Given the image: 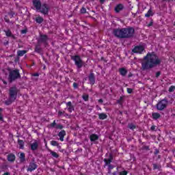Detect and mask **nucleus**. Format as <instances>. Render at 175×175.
<instances>
[{"label": "nucleus", "mask_w": 175, "mask_h": 175, "mask_svg": "<svg viewBox=\"0 0 175 175\" xmlns=\"http://www.w3.org/2000/svg\"><path fill=\"white\" fill-rule=\"evenodd\" d=\"M68 110L70 113H72V111H75V107L71 105L70 107H68Z\"/></svg>", "instance_id": "obj_37"}, {"label": "nucleus", "mask_w": 175, "mask_h": 175, "mask_svg": "<svg viewBox=\"0 0 175 175\" xmlns=\"http://www.w3.org/2000/svg\"><path fill=\"white\" fill-rule=\"evenodd\" d=\"M96 108L98 110H101L100 107L98 105H96Z\"/></svg>", "instance_id": "obj_61"}, {"label": "nucleus", "mask_w": 175, "mask_h": 175, "mask_svg": "<svg viewBox=\"0 0 175 175\" xmlns=\"http://www.w3.org/2000/svg\"><path fill=\"white\" fill-rule=\"evenodd\" d=\"M47 40H49V36L45 34H40V37L38 39V44H42L43 43L46 47L47 46Z\"/></svg>", "instance_id": "obj_8"}, {"label": "nucleus", "mask_w": 175, "mask_h": 175, "mask_svg": "<svg viewBox=\"0 0 175 175\" xmlns=\"http://www.w3.org/2000/svg\"><path fill=\"white\" fill-rule=\"evenodd\" d=\"M142 150H145L146 151H150V146H142Z\"/></svg>", "instance_id": "obj_40"}, {"label": "nucleus", "mask_w": 175, "mask_h": 175, "mask_svg": "<svg viewBox=\"0 0 175 175\" xmlns=\"http://www.w3.org/2000/svg\"><path fill=\"white\" fill-rule=\"evenodd\" d=\"M151 16H154V12H152V10L150 9L145 14V17H151Z\"/></svg>", "instance_id": "obj_27"}, {"label": "nucleus", "mask_w": 175, "mask_h": 175, "mask_svg": "<svg viewBox=\"0 0 175 175\" xmlns=\"http://www.w3.org/2000/svg\"><path fill=\"white\" fill-rule=\"evenodd\" d=\"M108 167H109V170H111V169H114V165L109 164L108 165Z\"/></svg>", "instance_id": "obj_49"}, {"label": "nucleus", "mask_w": 175, "mask_h": 175, "mask_svg": "<svg viewBox=\"0 0 175 175\" xmlns=\"http://www.w3.org/2000/svg\"><path fill=\"white\" fill-rule=\"evenodd\" d=\"M4 46H8L9 44V40H5V42H3Z\"/></svg>", "instance_id": "obj_55"}, {"label": "nucleus", "mask_w": 175, "mask_h": 175, "mask_svg": "<svg viewBox=\"0 0 175 175\" xmlns=\"http://www.w3.org/2000/svg\"><path fill=\"white\" fill-rule=\"evenodd\" d=\"M8 161L9 162H14L16 161V155L13 154H10L8 155Z\"/></svg>", "instance_id": "obj_19"}, {"label": "nucleus", "mask_w": 175, "mask_h": 175, "mask_svg": "<svg viewBox=\"0 0 175 175\" xmlns=\"http://www.w3.org/2000/svg\"><path fill=\"white\" fill-rule=\"evenodd\" d=\"M34 51H36V53H38V54H42V51H43V50L40 47V44H39L38 42H37V44L36 45Z\"/></svg>", "instance_id": "obj_16"}, {"label": "nucleus", "mask_w": 175, "mask_h": 175, "mask_svg": "<svg viewBox=\"0 0 175 175\" xmlns=\"http://www.w3.org/2000/svg\"><path fill=\"white\" fill-rule=\"evenodd\" d=\"M38 147H39V144H38V142H35L31 144V150L32 151H36Z\"/></svg>", "instance_id": "obj_17"}, {"label": "nucleus", "mask_w": 175, "mask_h": 175, "mask_svg": "<svg viewBox=\"0 0 175 175\" xmlns=\"http://www.w3.org/2000/svg\"><path fill=\"white\" fill-rule=\"evenodd\" d=\"M127 92H128V94H132V92H133V89L127 88Z\"/></svg>", "instance_id": "obj_46"}, {"label": "nucleus", "mask_w": 175, "mask_h": 175, "mask_svg": "<svg viewBox=\"0 0 175 175\" xmlns=\"http://www.w3.org/2000/svg\"><path fill=\"white\" fill-rule=\"evenodd\" d=\"M6 23H9V19H5Z\"/></svg>", "instance_id": "obj_63"}, {"label": "nucleus", "mask_w": 175, "mask_h": 175, "mask_svg": "<svg viewBox=\"0 0 175 175\" xmlns=\"http://www.w3.org/2000/svg\"><path fill=\"white\" fill-rule=\"evenodd\" d=\"M124 98H125V96H120V99L117 100V103H118V105H122V101L124 100Z\"/></svg>", "instance_id": "obj_34"}, {"label": "nucleus", "mask_w": 175, "mask_h": 175, "mask_svg": "<svg viewBox=\"0 0 175 175\" xmlns=\"http://www.w3.org/2000/svg\"><path fill=\"white\" fill-rule=\"evenodd\" d=\"M33 76L34 77H37L38 76H39V73H38V72L34 73V74H33Z\"/></svg>", "instance_id": "obj_57"}, {"label": "nucleus", "mask_w": 175, "mask_h": 175, "mask_svg": "<svg viewBox=\"0 0 175 175\" xmlns=\"http://www.w3.org/2000/svg\"><path fill=\"white\" fill-rule=\"evenodd\" d=\"M88 79L90 81V84L94 85V84H95V74H94V72H90V74L88 76Z\"/></svg>", "instance_id": "obj_12"}, {"label": "nucleus", "mask_w": 175, "mask_h": 175, "mask_svg": "<svg viewBox=\"0 0 175 175\" xmlns=\"http://www.w3.org/2000/svg\"><path fill=\"white\" fill-rule=\"evenodd\" d=\"M33 5L37 12H39V10L42 7V2H40V0H33Z\"/></svg>", "instance_id": "obj_11"}, {"label": "nucleus", "mask_w": 175, "mask_h": 175, "mask_svg": "<svg viewBox=\"0 0 175 175\" xmlns=\"http://www.w3.org/2000/svg\"><path fill=\"white\" fill-rule=\"evenodd\" d=\"M152 117L154 120H159V118H161V114L159 113L154 112L152 113Z\"/></svg>", "instance_id": "obj_22"}, {"label": "nucleus", "mask_w": 175, "mask_h": 175, "mask_svg": "<svg viewBox=\"0 0 175 175\" xmlns=\"http://www.w3.org/2000/svg\"><path fill=\"white\" fill-rule=\"evenodd\" d=\"M24 54H27V51L23 50V51H17V55L18 57H23Z\"/></svg>", "instance_id": "obj_25"}, {"label": "nucleus", "mask_w": 175, "mask_h": 175, "mask_svg": "<svg viewBox=\"0 0 175 175\" xmlns=\"http://www.w3.org/2000/svg\"><path fill=\"white\" fill-rule=\"evenodd\" d=\"M38 169V164L35 162V159H32L27 167V172H33Z\"/></svg>", "instance_id": "obj_9"}, {"label": "nucleus", "mask_w": 175, "mask_h": 175, "mask_svg": "<svg viewBox=\"0 0 175 175\" xmlns=\"http://www.w3.org/2000/svg\"><path fill=\"white\" fill-rule=\"evenodd\" d=\"M112 33L118 39H131L133 38L135 29L133 27L113 29Z\"/></svg>", "instance_id": "obj_2"}, {"label": "nucleus", "mask_w": 175, "mask_h": 175, "mask_svg": "<svg viewBox=\"0 0 175 175\" xmlns=\"http://www.w3.org/2000/svg\"><path fill=\"white\" fill-rule=\"evenodd\" d=\"M14 14H16V13H14V12L11 11L8 13V15L10 16V17L12 18L14 17Z\"/></svg>", "instance_id": "obj_42"}, {"label": "nucleus", "mask_w": 175, "mask_h": 175, "mask_svg": "<svg viewBox=\"0 0 175 175\" xmlns=\"http://www.w3.org/2000/svg\"><path fill=\"white\" fill-rule=\"evenodd\" d=\"M154 25V21H152V19H151L150 23L148 25V27H152V25Z\"/></svg>", "instance_id": "obj_47"}, {"label": "nucleus", "mask_w": 175, "mask_h": 175, "mask_svg": "<svg viewBox=\"0 0 175 175\" xmlns=\"http://www.w3.org/2000/svg\"><path fill=\"white\" fill-rule=\"evenodd\" d=\"M129 129H131L132 131H133V129H136V125L133 124H130L128 125Z\"/></svg>", "instance_id": "obj_36"}, {"label": "nucleus", "mask_w": 175, "mask_h": 175, "mask_svg": "<svg viewBox=\"0 0 175 175\" xmlns=\"http://www.w3.org/2000/svg\"><path fill=\"white\" fill-rule=\"evenodd\" d=\"M73 87H74V88H78L79 85L77 84V83L74 82V83H73Z\"/></svg>", "instance_id": "obj_53"}, {"label": "nucleus", "mask_w": 175, "mask_h": 175, "mask_svg": "<svg viewBox=\"0 0 175 175\" xmlns=\"http://www.w3.org/2000/svg\"><path fill=\"white\" fill-rule=\"evenodd\" d=\"M81 13L82 14H84L85 13H87V10L85 9V8L83 7L81 9Z\"/></svg>", "instance_id": "obj_41"}, {"label": "nucleus", "mask_w": 175, "mask_h": 175, "mask_svg": "<svg viewBox=\"0 0 175 175\" xmlns=\"http://www.w3.org/2000/svg\"><path fill=\"white\" fill-rule=\"evenodd\" d=\"M158 159H161V155H158Z\"/></svg>", "instance_id": "obj_64"}, {"label": "nucleus", "mask_w": 175, "mask_h": 175, "mask_svg": "<svg viewBox=\"0 0 175 175\" xmlns=\"http://www.w3.org/2000/svg\"><path fill=\"white\" fill-rule=\"evenodd\" d=\"M106 0H100V3L103 5V3H105V1Z\"/></svg>", "instance_id": "obj_60"}, {"label": "nucleus", "mask_w": 175, "mask_h": 175, "mask_svg": "<svg viewBox=\"0 0 175 175\" xmlns=\"http://www.w3.org/2000/svg\"><path fill=\"white\" fill-rule=\"evenodd\" d=\"M152 165H153V170H156V169H158V170H161V167H162L161 165L157 163H153Z\"/></svg>", "instance_id": "obj_28"}, {"label": "nucleus", "mask_w": 175, "mask_h": 175, "mask_svg": "<svg viewBox=\"0 0 175 175\" xmlns=\"http://www.w3.org/2000/svg\"><path fill=\"white\" fill-rule=\"evenodd\" d=\"M144 59V62L142 63L144 70H148V69H152L155 66H159L162 64V61L166 60L165 57L159 58L155 52L148 53Z\"/></svg>", "instance_id": "obj_1"}, {"label": "nucleus", "mask_w": 175, "mask_h": 175, "mask_svg": "<svg viewBox=\"0 0 175 175\" xmlns=\"http://www.w3.org/2000/svg\"><path fill=\"white\" fill-rule=\"evenodd\" d=\"M51 154L53 158H59V154L53 150H51Z\"/></svg>", "instance_id": "obj_30"}, {"label": "nucleus", "mask_w": 175, "mask_h": 175, "mask_svg": "<svg viewBox=\"0 0 175 175\" xmlns=\"http://www.w3.org/2000/svg\"><path fill=\"white\" fill-rule=\"evenodd\" d=\"M15 100H13L12 98H10L9 100L5 101V105H12V103H13V102H14Z\"/></svg>", "instance_id": "obj_35"}, {"label": "nucleus", "mask_w": 175, "mask_h": 175, "mask_svg": "<svg viewBox=\"0 0 175 175\" xmlns=\"http://www.w3.org/2000/svg\"><path fill=\"white\" fill-rule=\"evenodd\" d=\"M132 76H133V74H132V72H130L128 75V77H132Z\"/></svg>", "instance_id": "obj_58"}, {"label": "nucleus", "mask_w": 175, "mask_h": 175, "mask_svg": "<svg viewBox=\"0 0 175 175\" xmlns=\"http://www.w3.org/2000/svg\"><path fill=\"white\" fill-rule=\"evenodd\" d=\"M174 90H175V86L174 85H172L171 87H170L169 88V92H174Z\"/></svg>", "instance_id": "obj_38"}, {"label": "nucleus", "mask_w": 175, "mask_h": 175, "mask_svg": "<svg viewBox=\"0 0 175 175\" xmlns=\"http://www.w3.org/2000/svg\"><path fill=\"white\" fill-rule=\"evenodd\" d=\"M66 135V131L65 130H62L59 133L58 136L59 137V140L61 142H64V138L65 137V135Z\"/></svg>", "instance_id": "obj_14"}, {"label": "nucleus", "mask_w": 175, "mask_h": 175, "mask_svg": "<svg viewBox=\"0 0 175 175\" xmlns=\"http://www.w3.org/2000/svg\"><path fill=\"white\" fill-rule=\"evenodd\" d=\"M154 155H158L159 154V149H155L154 152Z\"/></svg>", "instance_id": "obj_48"}, {"label": "nucleus", "mask_w": 175, "mask_h": 175, "mask_svg": "<svg viewBox=\"0 0 175 175\" xmlns=\"http://www.w3.org/2000/svg\"><path fill=\"white\" fill-rule=\"evenodd\" d=\"M21 163L25 162V153L21 152L19 157Z\"/></svg>", "instance_id": "obj_21"}, {"label": "nucleus", "mask_w": 175, "mask_h": 175, "mask_svg": "<svg viewBox=\"0 0 175 175\" xmlns=\"http://www.w3.org/2000/svg\"><path fill=\"white\" fill-rule=\"evenodd\" d=\"M73 105H72V102L69 101L68 103H66V106L70 107V106H72Z\"/></svg>", "instance_id": "obj_52"}, {"label": "nucleus", "mask_w": 175, "mask_h": 175, "mask_svg": "<svg viewBox=\"0 0 175 175\" xmlns=\"http://www.w3.org/2000/svg\"><path fill=\"white\" fill-rule=\"evenodd\" d=\"M90 139L91 142H96V140H99V136L96 134H92Z\"/></svg>", "instance_id": "obj_18"}, {"label": "nucleus", "mask_w": 175, "mask_h": 175, "mask_svg": "<svg viewBox=\"0 0 175 175\" xmlns=\"http://www.w3.org/2000/svg\"><path fill=\"white\" fill-rule=\"evenodd\" d=\"M27 32H28V30H27V29L21 31V33H27Z\"/></svg>", "instance_id": "obj_51"}, {"label": "nucleus", "mask_w": 175, "mask_h": 175, "mask_svg": "<svg viewBox=\"0 0 175 175\" xmlns=\"http://www.w3.org/2000/svg\"><path fill=\"white\" fill-rule=\"evenodd\" d=\"M98 103H103V100L102 98L99 99Z\"/></svg>", "instance_id": "obj_59"}, {"label": "nucleus", "mask_w": 175, "mask_h": 175, "mask_svg": "<svg viewBox=\"0 0 175 175\" xmlns=\"http://www.w3.org/2000/svg\"><path fill=\"white\" fill-rule=\"evenodd\" d=\"M49 10H50L49 5H47V3H43L40 8V10H38V12L42 13V14H44V16H49Z\"/></svg>", "instance_id": "obj_7"}, {"label": "nucleus", "mask_w": 175, "mask_h": 175, "mask_svg": "<svg viewBox=\"0 0 175 175\" xmlns=\"http://www.w3.org/2000/svg\"><path fill=\"white\" fill-rule=\"evenodd\" d=\"M119 72H120L121 76H123V77L126 76V73H128V70L125 68H120Z\"/></svg>", "instance_id": "obj_20"}, {"label": "nucleus", "mask_w": 175, "mask_h": 175, "mask_svg": "<svg viewBox=\"0 0 175 175\" xmlns=\"http://www.w3.org/2000/svg\"><path fill=\"white\" fill-rule=\"evenodd\" d=\"M1 169L4 170V169H6L7 166L6 165H3L1 166Z\"/></svg>", "instance_id": "obj_56"}, {"label": "nucleus", "mask_w": 175, "mask_h": 175, "mask_svg": "<svg viewBox=\"0 0 175 175\" xmlns=\"http://www.w3.org/2000/svg\"><path fill=\"white\" fill-rule=\"evenodd\" d=\"M64 113H65V111L62 112L61 111H58V116H62V114H64Z\"/></svg>", "instance_id": "obj_54"}, {"label": "nucleus", "mask_w": 175, "mask_h": 175, "mask_svg": "<svg viewBox=\"0 0 175 175\" xmlns=\"http://www.w3.org/2000/svg\"><path fill=\"white\" fill-rule=\"evenodd\" d=\"M109 159V161H110L111 162H113V154L110 153L109 156V159Z\"/></svg>", "instance_id": "obj_43"}, {"label": "nucleus", "mask_w": 175, "mask_h": 175, "mask_svg": "<svg viewBox=\"0 0 175 175\" xmlns=\"http://www.w3.org/2000/svg\"><path fill=\"white\" fill-rule=\"evenodd\" d=\"M99 120H106L107 118V115L105 113H98Z\"/></svg>", "instance_id": "obj_24"}, {"label": "nucleus", "mask_w": 175, "mask_h": 175, "mask_svg": "<svg viewBox=\"0 0 175 175\" xmlns=\"http://www.w3.org/2000/svg\"><path fill=\"white\" fill-rule=\"evenodd\" d=\"M156 128H157V126H155L154 125H153V126H152L150 127V131H157V130H156Z\"/></svg>", "instance_id": "obj_50"}, {"label": "nucleus", "mask_w": 175, "mask_h": 175, "mask_svg": "<svg viewBox=\"0 0 175 175\" xmlns=\"http://www.w3.org/2000/svg\"><path fill=\"white\" fill-rule=\"evenodd\" d=\"M18 93V89H17V87L14 86L10 88L9 90V96L10 99H12V100H16L17 98V94Z\"/></svg>", "instance_id": "obj_5"}, {"label": "nucleus", "mask_w": 175, "mask_h": 175, "mask_svg": "<svg viewBox=\"0 0 175 175\" xmlns=\"http://www.w3.org/2000/svg\"><path fill=\"white\" fill-rule=\"evenodd\" d=\"M143 51H144V46H135V48L132 50L133 53H139V54H142Z\"/></svg>", "instance_id": "obj_10"}, {"label": "nucleus", "mask_w": 175, "mask_h": 175, "mask_svg": "<svg viewBox=\"0 0 175 175\" xmlns=\"http://www.w3.org/2000/svg\"><path fill=\"white\" fill-rule=\"evenodd\" d=\"M56 129H64V126L62 124H57L55 126Z\"/></svg>", "instance_id": "obj_39"}, {"label": "nucleus", "mask_w": 175, "mask_h": 175, "mask_svg": "<svg viewBox=\"0 0 175 175\" xmlns=\"http://www.w3.org/2000/svg\"><path fill=\"white\" fill-rule=\"evenodd\" d=\"M71 59H72V61H75V64L78 69H81V68H83V62L79 55L71 56Z\"/></svg>", "instance_id": "obj_6"}, {"label": "nucleus", "mask_w": 175, "mask_h": 175, "mask_svg": "<svg viewBox=\"0 0 175 175\" xmlns=\"http://www.w3.org/2000/svg\"><path fill=\"white\" fill-rule=\"evenodd\" d=\"M161 75V71H158L157 72H156V75H155V77L157 79H158V77H159Z\"/></svg>", "instance_id": "obj_45"}, {"label": "nucleus", "mask_w": 175, "mask_h": 175, "mask_svg": "<svg viewBox=\"0 0 175 175\" xmlns=\"http://www.w3.org/2000/svg\"><path fill=\"white\" fill-rule=\"evenodd\" d=\"M0 111H2V109L0 108ZM0 121L3 122V115L0 112Z\"/></svg>", "instance_id": "obj_44"}, {"label": "nucleus", "mask_w": 175, "mask_h": 175, "mask_svg": "<svg viewBox=\"0 0 175 175\" xmlns=\"http://www.w3.org/2000/svg\"><path fill=\"white\" fill-rule=\"evenodd\" d=\"M44 19L42 16H38L36 18V22L38 23V24H42L43 23Z\"/></svg>", "instance_id": "obj_26"}, {"label": "nucleus", "mask_w": 175, "mask_h": 175, "mask_svg": "<svg viewBox=\"0 0 175 175\" xmlns=\"http://www.w3.org/2000/svg\"><path fill=\"white\" fill-rule=\"evenodd\" d=\"M8 70L9 72V75H8L9 83H13V81H16V80H18V79H21V75H20V70L18 69L12 70V68H8Z\"/></svg>", "instance_id": "obj_3"}, {"label": "nucleus", "mask_w": 175, "mask_h": 175, "mask_svg": "<svg viewBox=\"0 0 175 175\" xmlns=\"http://www.w3.org/2000/svg\"><path fill=\"white\" fill-rule=\"evenodd\" d=\"M18 144L21 150H24V141L21 139H18Z\"/></svg>", "instance_id": "obj_23"}, {"label": "nucleus", "mask_w": 175, "mask_h": 175, "mask_svg": "<svg viewBox=\"0 0 175 175\" xmlns=\"http://www.w3.org/2000/svg\"><path fill=\"white\" fill-rule=\"evenodd\" d=\"M114 10L116 12V13H120L121 12V10H124V5L119 3L118 4L115 8Z\"/></svg>", "instance_id": "obj_13"}, {"label": "nucleus", "mask_w": 175, "mask_h": 175, "mask_svg": "<svg viewBox=\"0 0 175 175\" xmlns=\"http://www.w3.org/2000/svg\"><path fill=\"white\" fill-rule=\"evenodd\" d=\"M5 35H6V36H8V38H12V39H14V40H16V39H17V38H16V36H14V35H13V33H12V31L10 29L5 31Z\"/></svg>", "instance_id": "obj_15"}, {"label": "nucleus", "mask_w": 175, "mask_h": 175, "mask_svg": "<svg viewBox=\"0 0 175 175\" xmlns=\"http://www.w3.org/2000/svg\"><path fill=\"white\" fill-rule=\"evenodd\" d=\"M104 162H105V165L104 167H106V166H109V165H110V163H111V161L110 160H109L108 159H104Z\"/></svg>", "instance_id": "obj_31"}, {"label": "nucleus", "mask_w": 175, "mask_h": 175, "mask_svg": "<svg viewBox=\"0 0 175 175\" xmlns=\"http://www.w3.org/2000/svg\"><path fill=\"white\" fill-rule=\"evenodd\" d=\"M82 98L83 99V100H85V102H88L90 99V96L88 94H84L82 96Z\"/></svg>", "instance_id": "obj_29"}, {"label": "nucleus", "mask_w": 175, "mask_h": 175, "mask_svg": "<svg viewBox=\"0 0 175 175\" xmlns=\"http://www.w3.org/2000/svg\"><path fill=\"white\" fill-rule=\"evenodd\" d=\"M51 146H54L55 147H59V144L58 143V142L55 140L51 141Z\"/></svg>", "instance_id": "obj_32"}, {"label": "nucleus", "mask_w": 175, "mask_h": 175, "mask_svg": "<svg viewBox=\"0 0 175 175\" xmlns=\"http://www.w3.org/2000/svg\"><path fill=\"white\" fill-rule=\"evenodd\" d=\"M169 101H167V98H165L164 99L160 100L156 105L157 110L162 111V110H165L167 107V104Z\"/></svg>", "instance_id": "obj_4"}, {"label": "nucleus", "mask_w": 175, "mask_h": 175, "mask_svg": "<svg viewBox=\"0 0 175 175\" xmlns=\"http://www.w3.org/2000/svg\"><path fill=\"white\" fill-rule=\"evenodd\" d=\"M56 126H57V123L55 122V120H54L53 123L47 126V128H55Z\"/></svg>", "instance_id": "obj_33"}, {"label": "nucleus", "mask_w": 175, "mask_h": 175, "mask_svg": "<svg viewBox=\"0 0 175 175\" xmlns=\"http://www.w3.org/2000/svg\"><path fill=\"white\" fill-rule=\"evenodd\" d=\"M3 84H8V82H6V81H3Z\"/></svg>", "instance_id": "obj_62"}]
</instances>
